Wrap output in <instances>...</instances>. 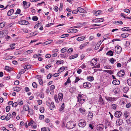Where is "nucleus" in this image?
<instances>
[{"instance_id": "nucleus-35", "label": "nucleus", "mask_w": 131, "mask_h": 131, "mask_svg": "<svg viewBox=\"0 0 131 131\" xmlns=\"http://www.w3.org/2000/svg\"><path fill=\"white\" fill-rule=\"evenodd\" d=\"M100 104L101 105H104L105 104L104 103L103 99L101 97H100Z\"/></svg>"}, {"instance_id": "nucleus-11", "label": "nucleus", "mask_w": 131, "mask_h": 131, "mask_svg": "<svg viewBox=\"0 0 131 131\" xmlns=\"http://www.w3.org/2000/svg\"><path fill=\"white\" fill-rule=\"evenodd\" d=\"M18 23L20 24L25 25H27L29 23L28 21L25 20L19 21L18 22Z\"/></svg>"}, {"instance_id": "nucleus-27", "label": "nucleus", "mask_w": 131, "mask_h": 131, "mask_svg": "<svg viewBox=\"0 0 131 131\" xmlns=\"http://www.w3.org/2000/svg\"><path fill=\"white\" fill-rule=\"evenodd\" d=\"M122 30L123 31H128L131 30V29H130V28L128 27H126L123 28L122 29Z\"/></svg>"}, {"instance_id": "nucleus-29", "label": "nucleus", "mask_w": 131, "mask_h": 131, "mask_svg": "<svg viewBox=\"0 0 131 131\" xmlns=\"http://www.w3.org/2000/svg\"><path fill=\"white\" fill-rule=\"evenodd\" d=\"M129 35L128 33H123L121 35V36L123 38H126L128 37Z\"/></svg>"}, {"instance_id": "nucleus-12", "label": "nucleus", "mask_w": 131, "mask_h": 131, "mask_svg": "<svg viewBox=\"0 0 131 131\" xmlns=\"http://www.w3.org/2000/svg\"><path fill=\"white\" fill-rule=\"evenodd\" d=\"M88 117L89 119L90 120L92 119L93 117V113L90 112L88 113Z\"/></svg>"}, {"instance_id": "nucleus-39", "label": "nucleus", "mask_w": 131, "mask_h": 131, "mask_svg": "<svg viewBox=\"0 0 131 131\" xmlns=\"http://www.w3.org/2000/svg\"><path fill=\"white\" fill-rule=\"evenodd\" d=\"M67 49L68 48L64 47L61 49V52L62 53L65 52L67 51Z\"/></svg>"}, {"instance_id": "nucleus-51", "label": "nucleus", "mask_w": 131, "mask_h": 131, "mask_svg": "<svg viewBox=\"0 0 131 131\" xmlns=\"http://www.w3.org/2000/svg\"><path fill=\"white\" fill-rule=\"evenodd\" d=\"M127 82L129 85H131V79H128L127 80Z\"/></svg>"}, {"instance_id": "nucleus-24", "label": "nucleus", "mask_w": 131, "mask_h": 131, "mask_svg": "<svg viewBox=\"0 0 131 131\" xmlns=\"http://www.w3.org/2000/svg\"><path fill=\"white\" fill-rule=\"evenodd\" d=\"M28 113L30 115H32L34 113L33 110L30 108L29 109V110H28Z\"/></svg>"}, {"instance_id": "nucleus-41", "label": "nucleus", "mask_w": 131, "mask_h": 131, "mask_svg": "<svg viewBox=\"0 0 131 131\" xmlns=\"http://www.w3.org/2000/svg\"><path fill=\"white\" fill-rule=\"evenodd\" d=\"M33 51L32 50H27L25 52V53L26 54H30Z\"/></svg>"}, {"instance_id": "nucleus-43", "label": "nucleus", "mask_w": 131, "mask_h": 131, "mask_svg": "<svg viewBox=\"0 0 131 131\" xmlns=\"http://www.w3.org/2000/svg\"><path fill=\"white\" fill-rule=\"evenodd\" d=\"M41 130V131H50L49 128H46L45 127L42 128Z\"/></svg>"}, {"instance_id": "nucleus-20", "label": "nucleus", "mask_w": 131, "mask_h": 131, "mask_svg": "<svg viewBox=\"0 0 131 131\" xmlns=\"http://www.w3.org/2000/svg\"><path fill=\"white\" fill-rule=\"evenodd\" d=\"M29 108V106L28 105H24L23 107L24 110L26 111H28Z\"/></svg>"}, {"instance_id": "nucleus-38", "label": "nucleus", "mask_w": 131, "mask_h": 131, "mask_svg": "<svg viewBox=\"0 0 131 131\" xmlns=\"http://www.w3.org/2000/svg\"><path fill=\"white\" fill-rule=\"evenodd\" d=\"M109 61L111 63L113 64L115 62H116V60L114 58H112L109 60Z\"/></svg>"}, {"instance_id": "nucleus-7", "label": "nucleus", "mask_w": 131, "mask_h": 131, "mask_svg": "<svg viewBox=\"0 0 131 131\" xmlns=\"http://www.w3.org/2000/svg\"><path fill=\"white\" fill-rule=\"evenodd\" d=\"M122 113L120 111H117L115 112V116L117 118L119 117L122 115Z\"/></svg>"}, {"instance_id": "nucleus-13", "label": "nucleus", "mask_w": 131, "mask_h": 131, "mask_svg": "<svg viewBox=\"0 0 131 131\" xmlns=\"http://www.w3.org/2000/svg\"><path fill=\"white\" fill-rule=\"evenodd\" d=\"M117 125L120 126L123 123V120L121 119H118L116 122Z\"/></svg>"}, {"instance_id": "nucleus-61", "label": "nucleus", "mask_w": 131, "mask_h": 131, "mask_svg": "<svg viewBox=\"0 0 131 131\" xmlns=\"http://www.w3.org/2000/svg\"><path fill=\"white\" fill-rule=\"evenodd\" d=\"M104 71L107 73H109L111 74H112L113 73L111 70H104Z\"/></svg>"}, {"instance_id": "nucleus-52", "label": "nucleus", "mask_w": 131, "mask_h": 131, "mask_svg": "<svg viewBox=\"0 0 131 131\" xmlns=\"http://www.w3.org/2000/svg\"><path fill=\"white\" fill-rule=\"evenodd\" d=\"M52 41L51 40H48L44 42L43 43L45 45H47L48 44L50 43Z\"/></svg>"}, {"instance_id": "nucleus-64", "label": "nucleus", "mask_w": 131, "mask_h": 131, "mask_svg": "<svg viewBox=\"0 0 131 131\" xmlns=\"http://www.w3.org/2000/svg\"><path fill=\"white\" fill-rule=\"evenodd\" d=\"M52 77V74L51 73H49L47 76V79H50Z\"/></svg>"}, {"instance_id": "nucleus-31", "label": "nucleus", "mask_w": 131, "mask_h": 131, "mask_svg": "<svg viewBox=\"0 0 131 131\" xmlns=\"http://www.w3.org/2000/svg\"><path fill=\"white\" fill-rule=\"evenodd\" d=\"M11 114L10 113H8L6 117V121L8 120L11 117Z\"/></svg>"}, {"instance_id": "nucleus-45", "label": "nucleus", "mask_w": 131, "mask_h": 131, "mask_svg": "<svg viewBox=\"0 0 131 131\" xmlns=\"http://www.w3.org/2000/svg\"><path fill=\"white\" fill-rule=\"evenodd\" d=\"M79 110L82 113L84 114L85 112V110L83 108H80Z\"/></svg>"}, {"instance_id": "nucleus-28", "label": "nucleus", "mask_w": 131, "mask_h": 131, "mask_svg": "<svg viewBox=\"0 0 131 131\" xmlns=\"http://www.w3.org/2000/svg\"><path fill=\"white\" fill-rule=\"evenodd\" d=\"M76 89L74 87H72L70 88L69 90V91L71 93H73L74 91H75Z\"/></svg>"}, {"instance_id": "nucleus-15", "label": "nucleus", "mask_w": 131, "mask_h": 131, "mask_svg": "<svg viewBox=\"0 0 131 131\" xmlns=\"http://www.w3.org/2000/svg\"><path fill=\"white\" fill-rule=\"evenodd\" d=\"M112 83L115 85H118L120 83L119 81L117 79L114 80L112 82Z\"/></svg>"}, {"instance_id": "nucleus-17", "label": "nucleus", "mask_w": 131, "mask_h": 131, "mask_svg": "<svg viewBox=\"0 0 131 131\" xmlns=\"http://www.w3.org/2000/svg\"><path fill=\"white\" fill-rule=\"evenodd\" d=\"M21 89L20 87L16 86L13 87V90L15 91L19 92L21 90Z\"/></svg>"}, {"instance_id": "nucleus-6", "label": "nucleus", "mask_w": 131, "mask_h": 131, "mask_svg": "<svg viewBox=\"0 0 131 131\" xmlns=\"http://www.w3.org/2000/svg\"><path fill=\"white\" fill-rule=\"evenodd\" d=\"M115 50L116 52L117 53H119L122 51V48L119 46H116L115 47Z\"/></svg>"}, {"instance_id": "nucleus-3", "label": "nucleus", "mask_w": 131, "mask_h": 131, "mask_svg": "<svg viewBox=\"0 0 131 131\" xmlns=\"http://www.w3.org/2000/svg\"><path fill=\"white\" fill-rule=\"evenodd\" d=\"M77 28V26L71 27V28L67 30V31L68 33H76L78 31L77 29L74 28Z\"/></svg>"}, {"instance_id": "nucleus-37", "label": "nucleus", "mask_w": 131, "mask_h": 131, "mask_svg": "<svg viewBox=\"0 0 131 131\" xmlns=\"http://www.w3.org/2000/svg\"><path fill=\"white\" fill-rule=\"evenodd\" d=\"M65 69L64 67H61L58 70V72H61L63 71Z\"/></svg>"}, {"instance_id": "nucleus-53", "label": "nucleus", "mask_w": 131, "mask_h": 131, "mask_svg": "<svg viewBox=\"0 0 131 131\" xmlns=\"http://www.w3.org/2000/svg\"><path fill=\"white\" fill-rule=\"evenodd\" d=\"M32 86L34 88H37V85L35 82H34L32 84Z\"/></svg>"}, {"instance_id": "nucleus-42", "label": "nucleus", "mask_w": 131, "mask_h": 131, "mask_svg": "<svg viewBox=\"0 0 131 131\" xmlns=\"http://www.w3.org/2000/svg\"><path fill=\"white\" fill-rule=\"evenodd\" d=\"M5 25V23L3 22L0 24V28H2Z\"/></svg>"}, {"instance_id": "nucleus-4", "label": "nucleus", "mask_w": 131, "mask_h": 131, "mask_svg": "<svg viewBox=\"0 0 131 131\" xmlns=\"http://www.w3.org/2000/svg\"><path fill=\"white\" fill-rule=\"evenodd\" d=\"M106 100L108 102H113L116 101L117 99V98L112 97H105Z\"/></svg>"}, {"instance_id": "nucleus-60", "label": "nucleus", "mask_w": 131, "mask_h": 131, "mask_svg": "<svg viewBox=\"0 0 131 131\" xmlns=\"http://www.w3.org/2000/svg\"><path fill=\"white\" fill-rule=\"evenodd\" d=\"M10 106H8L6 107V110L7 112H8L10 109Z\"/></svg>"}, {"instance_id": "nucleus-59", "label": "nucleus", "mask_w": 131, "mask_h": 131, "mask_svg": "<svg viewBox=\"0 0 131 131\" xmlns=\"http://www.w3.org/2000/svg\"><path fill=\"white\" fill-rule=\"evenodd\" d=\"M55 88V86L54 85H52L50 86V93L51 94L50 91L51 92L52 91V90L54 89Z\"/></svg>"}, {"instance_id": "nucleus-9", "label": "nucleus", "mask_w": 131, "mask_h": 131, "mask_svg": "<svg viewBox=\"0 0 131 131\" xmlns=\"http://www.w3.org/2000/svg\"><path fill=\"white\" fill-rule=\"evenodd\" d=\"M104 126L103 124L98 125L97 126V129L99 131H101L103 129Z\"/></svg>"}, {"instance_id": "nucleus-62", "label": "nucleus", "mask_w": 131, "mask_h": 131, "mask_svg": "<svg viewBox=\"0 0 131 131\" xmlns=\"http://www.w3.org/2000/svg\"><path fill=\"white\" fill-rule=\"evenodd\" d=\"M129 45L130 43L128 41H126L125 45L126 47H128L129 46Z\"/></svg>"}, {"instance_id": "nucleus-23", "label": "nucleus", "mask_w": 131, "mask_h": 131, "mask_svg": "<svg viewBox=\"0 0 131 131\" xmlns=\"http://www.w3.org/2000/svg\"><path fill=\"white\" fill-rule=\"evenodd\" d=\"M97 63V61H94L93 60H92L90 61L91 65V66H93L95 65Z\"/></svg>"}, {"instance_id": "nucleus-19", "label": "nucleus", "mask_w": 131, "mask_h": 131, "mask_svg": "<svg viewBox=\"0 0 131 131\" xmlns=\"http://www.w3.org/2000/svg\"><path fill=\"white\" fill-rule=\"evenodd\" d=\"M82 98V95L80 94H78L77 97V101L79 102H81Z\"/></svg>"}, {"instance_id": "nucleus-57", "label": "nucleus", "mask_w": 131, "mask_h": 131, "mask_svg": "<svg viewBox=\"0 0 131 131\" xmlns=\"http://www.w3.org/2000/svg\"><path fill=\"white\" fill-rule=\"evenodd\" d=\"M126 122L128 124H130L131 123V117H130L129 119H127L126 120Z\"/></svg>"}, {"instance_id": "nucleus-8", "label": "nucleus", "mask_w": 131, "mask_h": 131, "mask_svg": "<svg viewBox=\"0 0 131 131\" xmlns=\"http://www.w3.org/2000/svg\"><path fill=\"white\" fill-rule=\"evenodd\" d=\"M125 74V72L123 70H121L119 71L117 74V75L119 77L123 76Z\"/></svg>"}, {"instance_id": "nucleus-1", "label": "nucleus", "mask_w": 131, "mask_h": 131, "mask_svg": "<svg viewBox=\"0 0 131 131\" xmlns=\"http://www.w3.org/2000/svg\"><path fill=\"white\" fill-rule=\"evenodd\" d=\"M75 125V124L73 122H69L67 124L66 127L68 128L71 129L74 128Z\"/></svg>"}, {"instance_id": "nucleus-47", "label": "nucleus", "mask_w": 131, "mask_h": 131, "mask_svg": "<svg viewBox=\"0 0 131 131\" xmlns=\"http://www.w3.org/2000/svg\"><path fill=\"white\" fill-rule=\"evenodd\" d=\"M101 14V12L100 10H98L96 11L95 13V15L96 16H97L100 15Z\"/></svg>"}, {"instance_id": "nucleus-55", "label": "nucleus", "mask_w": 131, "mask_h": 131, "mask_svg": "<svg viewBox=\"0 0 131 131\" xmlns=\"http://www.w3.org/2000/svg\"><path fill=\"white\" fill-rule=\"evenodd\" d=\"M26 70L25 69H22L19 72V73L20 74H21L24 73L25 71Z\"/></svg>"}, {"instance_id": "nucleus-34", "label": "nucleus", "mask_w": 131, "mask_h": 131, "mask_svg": "<svg viewBox=\"0 0 131 131\" xmlns=\"http://www.w3.org/2000/svg\"><path fill=\"white\" fill-rule=\"evenodd\" d=\"M87 78L88 80L90 81H92L94 80V78L93 77H88Z\"/></svg>"}, {"instance_id": "nucleus-44", "label": "nucleus", "mask_w": 131, "mask_h": 131, "mask_svg": "<svg viewBox=\"0 0 131 131\" xmlns=\"http://www.w3.org/2000/svg\"><path fill=\"white\" fill-rule=\"evenodd\" d=\"M119 90L118 88H115L114 90V92L116 94H118L119 92Z\"/></svg>"}, {"instance_id": "nucleus-30", "label": "nucleus", "mask_w": 131, "mask_h": 131, "mask_svg": "<svg viewBox=\"0 0 131 131\" xmlns=\"http://www.w3.org/2000/svg\"><path fill=\"white\" fill-rule=\"evenodd\" d=\"M106 55L108 56H112L113 55V51L111 50H110L106 53Z\"/></svg>"}, {"instance_id": "nucleus-58", "label": "nucleus", "mask_w": 131, "mask_h": 131, "mask_svg": "<svg viewBox=\"0 0 131 131\" xmlns=\"http://www.w3.org/2000/svg\"><path fill=\"white\" fill-rule=\"evenodd\" d=\"M44 110L45 109L43 107H41L40 109V111L41 113L44 112Z\"/></svg>"}, {"instance_id": "nucleus-22", "label": "nucleus", "mask_w": 131, "mask_h": 131, "mask_svg": "<svg viewBox=\"0 0 131 131\" xmlns=\"http://www.w3.org/2000/svg\"><path fill=\"white\" fill-rule=\"evenodd\" d=\"M5 69L9 72H10L12 70V69L8 66H5Z\"/></svg>"}, {"instance_id": "nucleus-54", "label": "nucleus", "mask_w": 131, "mask_h": 131, "mask_svg": "<svg viewBox=\"0 0 131 131\" xmlns=\"http://www.w3.org/2000/svg\"><path fill=\"white\" fill-rule=\"evenodd\" d=\"M73 49L72 48H70L67 51V53H71L73 51Z\"/></svg>"}, {"instance_id": "nucleus-56", "label": "nucleus", "mask_w": 131, "mask_h": 131, "mask_svg": "<svg viewBox=\"0 0 131 131\" xmlns=\"http://www.w3.org/2000/svg\"><path fill=\"white\" fill-rule=\"evenodd\" d=\"M98 23H100L102 22L104 20V19L102 18H98Z\"/></svg>"}, {"instance_id": "nucleus-14", "label": "nucleus", "mask_w": 131, "mask_h": 131, "mask_svg": "<svg viewBox=\"0 0 131 131\" xmlns=\"http://www.w3.org/2000/svg\"><path fill=\"white\" fill-rule=\"evenodd\" d=\"M78 11L80 13H86V11L85 10L80 7H78Z\"/></svg>"}, {"instance_id": "nucleus-49", "label": "nucleus", "mask_w": 131, "mask_h": 131, "mask_svg": "<svg viewBox=\"0 0 131 131\" xmlns=\"http://www.w3.org/2000/svg\"><path fill=\"white\" fill-rule=\"evenodd\" d=\"M112 107L113 109L116 110V109L117 105L115 104H113L112 105Z\"/></svg>"}, {"instance_id": "nucleus-36", "label": "nucleus", "mask_w": 131, "mask_h": 131, "mask_svg": "<svg viewBox=\"0 0 131 131\" xmlns=\"http://www.w3.org/2000/svg\"><path fill=\"white\" fill-rule=\"evenodd\" d=\"M129 88L127 87H124L123 89V91L124 93L127 92L129 90Z\"/></svg>"}, {"instance_id": "nucleus-26", "label": "nucleus", "mask_w": 131, "mask_h": 131, "mask_svg": "<svg viewBox=\"0 0 131 131\" xmlns=\"http://www.w3.org/2000/svg\"><path fill=\"white\" fill-rule=\"evenodd\" d=\"M49 106H50V110H52L54 108V103L53 102H51Z\"/></svg>"}, {"instance_id": "nucleus-33", "label": "nucleus", "mask_w": 131, "mask_h": 131, "mask_svg": "<svg viewBox=\"0 0 131 131\" xmlns=\"http://www.w3.org/2000/svg\"><path fill=\"white\" fill-rule=\"evenodd\" d=\"M88 43V42H86L82 44L80 46L79 48L81 49H82Z\"/></svg>"}, {"instance_id": "nucleus-46", "label": "nucleus", "mask_w": 131, "mask_h": 131, "mask_svg": "<svg viewBox=\"0 0 131 131\" xmlns=\"http://www.w3.org/2000/svg\"><path fill=\"white\" fill-rule=\"evenodd\" d=\"M81 102H79L78 101H77V104L76 105V106L77 107H79V106H81L82 104L83 103H83L82 102L81 103H80Z\"/></svg>"}, {"instance_id": "nucleus-40", "label": "nucleus", "mask_w": 131, "mask_h": 131, "mask_svg": "<svg viewBox=\"0 0 131 131\" xmlns=\"http://www.w3.org/2000/svg\"><path fill=\"white\" fill-rule=\"evenodd\" d=\"M70 77H69L67 81L64 83L65 85H66L68 83H70L71 82V81L70 79Z\"/></svg>"}, {"instance_id": "nucleus-63", "label": "nucleus", "mask_w": 131, "mask_h": 131, "mask_svg": "<svg viewBox=\"0 0 131 131\" xmlns=\"http://www.w3.org/2000/svg\"><path fill=\"white\" fill-rule=\"evenodd\" d=\"M38 19V18L36 16H33L32 18V20L34 21H37Z\"/></svg>"}, {"instance_id": "nucleus-48", "label": "nucleus", "mask_w": 131, "mask_h": 131, "mask_svg": "<svg viewBox=\"0 0 131 131\" xmlns=\"http://www.w3.org/2000/svg\"><path fill=\"white\" fill-rule=\"evenodd\" d=\"M38 81L39 84L42 85L43 84V81L41 79L38 78Z\"/></svg>"}, {"instance_id": "nucleus-50", "label": "nucleus", "mask_w": 131, "mask_h": 131, "mask_svg": "<svg viewBox=\"0 0 131 131\" xmlns=\"http://www.w3.org/2000/svg\"><path fill=\"white\" fill-rule=\"evenodd\" d=\"M69 36V34H64L62 35L61 36V38H64L67 37H68Z\"/></svg>"}, {"instance_id": "nucleus-5", "label": "nucleus", "mask_w": 131, "mask_h": 131, "mask_svg": "<svg viewBox=\"0 0 131 131\" xmlns=\"http://www.w3.org/2000/svg\"><path fill=\"white\" fill-rule=\"evenodd\" d=\"M83 86L84 88L88 89L91 86V84L89 82H86L83 83Z\"/></svg>"}, {"instance_id": "nucleus-25", "label": "nucleus", "mask_w": 131, "mask_h": 131, "mask_svg": "<svg viewBox=\"0 0 131 131\" xmlns=\"http://www.w3.org/2000/svg\"><path fill=\"white\" fill-rule=\"evenodd\" d=\"M85 37L84 36H81L78 37L77 40L79 41H81L85 39Z\"/></svg>"}, {"instance_id": "nucleus-18", "label": "nucleus", "mask_w": 131, "mask_h": 131, "mask_svg": "<svg viewBox=\"0 0 131 131\" xmlns=\"http://www.w3.org/2000/svg\"><path fill=\"white\" fill-rule=\"evenodd\" d=\"M58 97L59 100H62L63 98V94L61 93H59L58 94Z\"/></svg>"}, {"instance_id": "nucleus-32", "label": "nucleus", "mask_w": 131, "mask_h": 131, "mask_svg": "<svg viewBox=\"0 0 131 131\" xmlns=\"http://www.w3.org/2000/svg\"><path fill=\"white\" fill-rule=\"evenodd\" d=\"M78 56V54H74L73 55L70 56L69 57V59H72L77 57Z\"/></svg>"}, {"instance_id": "nucleus-21", "label": "nucleus", "mask_w": 131, "mask_h": 131, "mask_svg": "<svg viewBox=\"0 0 131 131\" xmlns=\"http://www.w3.org/2000/svg\"><path fill=\"white\" fill-rule=\"evenodd\" d=\"M14 12V10L13 9H12L8 11V12L7 13V15L8 16H10L11 15H12L13 13Z\"/></svg>"}, {"instance_id": "nucleus-2", "label": "nucleus", "mask_w": 131, "mask_h": 131, "mask_svg": "<svg viewBox=\"0 0 131 131\" xmlns=\"http://www.w3.org/2000/svg\"><path fill=\"white\" fill-rule=\"evenodd\" d=\"M86 121L84 119H81L79 121V126L80 127H84L86 125Z\"/></svg>"}, {"instance_id": "nucleus-10", "label": "nucleus", "mask_w": 131, "mask_h": 131, "mask_svg": "<svg viewBox=\"0 0 131 131\" xmlns=\"http://www.w3.org/2000/svg\"><path fill=\"white\" fill-rule=\"evenodd\" d=\"M23 5L25 8H28L30 4L29 2H27L25 1H24Z\"/></svg>"}, {"instance_id": "nucleus-16", "label": "nucleus", "mask_w": 131, "mask_h": 131, "mask_svg": "<svg viewBox=\"0 0 131 131\" xmlns=\"http://www.w3.org/2000/svg\"><path fill=\"white\" fill-rule=\"evenodd\" d=\"M64 108V104L63 103L61 105L60 108L59 109V112L60 113H62L63 112V110Z\"/></svg>"}]
</instances>
